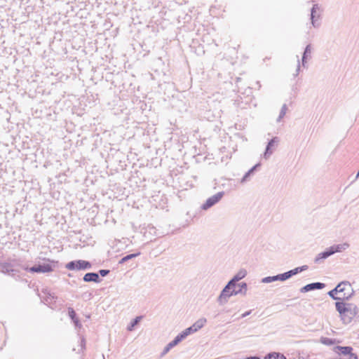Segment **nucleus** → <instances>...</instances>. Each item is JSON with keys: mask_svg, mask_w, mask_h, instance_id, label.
Instances as JSON below:
<instances>
[{"mask_svg": "<svg viewBox=\"0 0 359 359\" xmlns=\"http://www.w3.org/2000/svg\"><path fill=\"white\" fill-rule=\"evenodd\" d=\"M206 323L205 318H201L194 323L191 327L187 328L184 331H183L181 334L177 335L173 341L170 342L165 348L163 351V354L167 353L170 348L176 346L179 342H180L183 339H184L189 334L196 332L201 328H202L205 324Z\"/></svg>", "mask_w": 359, "mask_h": 359, "instance_id": "nucleus-1", "label": "nucleus"}, {"mask_svg": "<svg viewBox=\"0 0 359 359\" xmlns=\"http://www.w3.org/2000/svg\"><path fill=\"white\" fill-rule=\"evenodd\" d=\"M328 294L334 299H347L353 294V289L348 282L343 281Z\"/></svg>", "mask_w": 359, "mask_h": 359, "instance_id": "nucleus-2", "label": "nucleus"}, {"mask_svg": "<svg viewBox=\"0 0 359 359\" xmlns=\"http://www.w3.org/2000/svg\"><path fill=\"white\" fill-rule=\"evenodd\" d=\"M240 279H241V277H234L228 283L219 296L220 302L226 301L228 297L246 290V284L243 283L241 286L236 285V282Z\"/></svg>", "mask_w": 359, "mask_h": 359, "instance_id": "nucleus-3", "label": "nucleus"}, {"mask_svg": "<svg viewBox=\"0 0 359 359\" xmlns=\"http://www.w3.org/2000/svg\"><path fill=\"white\" fill-rule=\"evenodd\" d=\"M47 263L43 264L36 265L31 268L27 269L32 273H50L53 271L54 266L53 264L57 263L56 262L50 259H47Z\"/></svg>", "mask_w": 359, "mask_h": 359, "instance_id": "nucleus-4", "label": "nucleus"}, {"mask_svg": "<svg viewBox=\"0 0 359 359\" xmlns=\"http://www.w3.org/2000/svg\"><path fill=\"white\" fill-rule=\"evenodd\" d=\"M90 267V263L85 260L72 261L66 264V269L69 271L85 270Z\"/></svg>", "mask_w": 359, "mask_h": 359, "instance_id": "nucleus-5", "label": "nucleus"}, {"mask_svg": "<svg viewBox=\"0 0 359 359\" xmlns=\"http://www.w3.org/2000/svg\"><path fill=\"white\" fill-rule=\"evenodd\" d=\"M223 194L222 193H217V194L212 196V197L209 198L206 202L203 204V209L207 210L213 205H215L216 203H217L220 199L222 198Z\"/></svg>", "mask_w": 359, "mask_h": 359, "instance_id": "nucleus-6", "label": "nucleus"}, {"mask_svg": "<svg viewBox=\"0 0 359 359\" xmlns=\"http://www.w3.org/2000/svg\"><path fill=\"white\" fill-rule=\"evenodd\" d=\"M335 306L337 311L343 318H344L350 311L349 304H346L344 302H337Z\"/></svg>", "mask_w": 359, "mask_h": 359, "instance_id": "nucleus-7", "label": "nucleus"}, {"mask_svg": "<svg viewBox=\"0 0 359 359\" xmlns=\"http://www.w3.org/2000/svg\"><path fill=\"white\" fill-rule=\"evenodd\" d=\"M340 351V354L349 355L348 359H358L356 354L352 353L353 348L350 346H337L335 351Z\"/></svg>", "mask_w": 359, "mask_h": 359, "instance_id": "nucleus-8", "label": "nucleus"}, {"mask_svg": "<svg viewBox=\"0 0 359 359\" xmlns=\"http://www.w3.org/2000/svg\"><path fill=\"white\" fill-rule=\"evenodd\" d=\"M299 269L297 268L294 270L290 271L283 274L278 275L273 277V280H285L289 278L292 275L296 274L298 272Z\"/></svg>", "mask_w": 359, "mask_h": 359, "instance_id": "nucleus-9", "label": "nucleus"}, {"mask_svg": "<svg viewBox=\"0 0 359 359\" xmlns=\"http://www.w3.org/2000/svg\"><path fill=\"white\" fill-rule=\"evenodd\" d=\"M100 278L98 274L95 273H88L83 277V280L86 282H99Z\"/></svg>", "mask_w": 359, "mask_h": 359, "instance_id": "nucleus-10", "label": "nucleus"}, {"mask_svg": "<svg viewBox=\"0 0 359 359\" xmlns=\"http://www.w3.org/2000/svg\"><path fill=\"white\" fill-rule=\"evenodd\" d=\"M332 255H333V251L332 250H331L330 248H329L325 252H323L318 255V256L316 258V262H318L322 259H325Z\"/></svg>", "mask_w": 359, "mask_h": 359, "instance_id": "nucleus-11", "label": "nucleus"}, {"mask_svg": "<svg viewBox=\"0 0 359 359\" xmlns=\"http://www.w3.org/2000/svg\"><path fill=\"white\" fill-rule=\"evenodd\" d=\"M348 247V245L347 243H342L331 246L330 248L332 250L333 254H334L335 252H339L346 250Z\"/></svg>", "mask_w": 359, "mask_h": 359, "instance_id": "nucleus-12", "label": "nucleus"}, {"mask_svg": "<svg viewBox=\"0 0 359 359\" xmlns=\"http://www.w3.org/2000/svg\"><path fill=\"white\" fill-rule=\"evenodd\" d=\"M265 359H286V358L284 356V355H283L280 353L273 352V353H269L265 357Z\"/></svg>", "mask_w": 359, "mask_h": 359, "instance_id": "nucleus-13", "label": "nucleus"}, {"mask_svg": "<svg viewBox=\"0 0 359 359\" xmlns=\"http://www.w3.org/2000/svg\"><path fill=\"white\" fill-rule=\"evenodd\" d=\"M318 6L317 4H315L311 10V20L313 25H315V18H319V14L318 13Z\"/></svg>", "mask_w": 359, "mask_h": 359, "instance_id": "nucleus-14", "label": "nucleus"}, {"mask_svg": "<svg viewBox=\"0 0 359 359\" xmlns=\"http://www.w3.org/2000/svg\"><path fill=\"white\" fill-rule=\"evenodd\" d=\"M323 287V283H312V284L307 285L305 287V289L309 290H313V289H321Z\"/></svg>", "mask_w": 359, "mask_h": 359, "instance_id": "nucleus-15", "label": "nucleus"}, {"mask_svg": "<svg viewBox=\"0 0 359 359\" xmlns=\"http://www.w3.org/2000/svg\"><path fill=\"white\" fill-rule=\"evenodd\" d=\"M141 318H142L140 316H138L135 319H134V320L131 323V325L128 327V330H130V331L133 330V327L140 322Z\"/></svg>", "mask_w": 359, "mask_h": 359, "instance_id": "nucleus-16", "label": "nucleus"}, {"mask_svg": "<svg viewBox=\"0 0 359 359\" xmlns=\"http://www.w3.org/2000/svg\"><path fill=\"white\" fill-rule=\"evenodd\" d=\"M136 255H134V254H131V255H127L126 257H124L122 259H121V262H126L134 257H135Z\"/></svg>", "mask_w": 359, "mask_h": 359, "instance_id": "nucleus-17", "label": "nucleus"}, {"mask_svg": "<svg viewBox=\"0 0 359 359\" xmlns=\"http://www.w3.org/2000/svg\"><path fill=\"white\" fill-rule=\"evenodd\" d=\"M310 53V48H309V46H307V47L306 48V50H305L304 53V56H303V61L304 60V59H305V57H306V55H307L308 53Z\"/></svg>", "mask_w": 359, "mask_h": 359, "instance_id": "nucleus-18", "label": "nucleus"}, {"mask_svg": "<svg viewBox=\"0 0 359 359\" xmlns=\"http://www.w3.org/2000/svg\"><path fill=\"white\" fill-rule=\"evenodd\" d=\"M100 274H101L102 276H105V275H107V274L108 271H106V270H100Z\"/></svg>", "mask_w": 359, "mask_h": 359, "instance_id": "nucleus-19", "label": "nucleus"}, {"mask_svg": "<svg viewBox=\"0 0 359 359\" xmlns=\"http://www.w3.org/2000/svg\"><path fill=\"white\" fill-rule=\"evenodd\" d=\"M245 272H243V273L241 272L239 274H238V275H237V276H236L235 277H237V278H238V277H241V278H243L245 276Z\"/></svg>", "mask_w": 359, "mask_h": 359, "instance_id": "nucleus-20", "label": "nucleus"}, {"mask_svg": "<svg viewBox=\"0 0 359 359\" xmlns=\"http://www.w3.org/2000/svg\"><path fill=\"white\" fill-rule=\"evenodd\" d=\"M70 314H71V316H72L74 314V311L73 310H72L70 311Z\"/></svg>", "mask_w": 359, "mask_h": 359, "instance_id": "nucleus-21", "label": "nucleus"}]
</instances>
